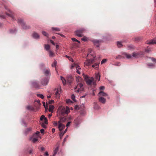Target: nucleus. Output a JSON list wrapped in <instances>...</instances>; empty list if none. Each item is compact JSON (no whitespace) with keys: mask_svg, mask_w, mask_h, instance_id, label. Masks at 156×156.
Masks as SVG:
<instances>
[{"mask_svg":"<svg viewBox=\"0 0 156 156\" xmlns=\"http://www.w3.org/2000/svg\"><path fill=\"white\" fill-rule=\"evenodd\" d=\"M121 64L120 62H117V63H115V65L117 66H120Z\"/></svg>","mask_w":156,"mask_h":156,"instance_id":"obj_55","label":"nucleus"},{"mask_svg":"<svg viewBox=\"0 0 156 156\" xmlns=\"http://www.w3.org/2000/svg\"><path fill=\"white\" fill-rule=\"evenodd\" d=\"M140 54L138 53L134 52L133 53V57L137 58L139 56Z\"/></svg>","mask_w":156,"mask_h":156,"instance_id":"obj_22","label":"nucleus"},{"mask_svg":"<svg viewBox=\"0 0 156 156\" xmlns=\"http://www.w3.org/2000/svg\"><path fill=\"white\" fill-rule=\"evenodd\" d=\"M59 148L58 147H57L54 151V154L53 156H55L58 151Z\"/></svg>","mask_w":156,"mask_h":156,"instance_id":"obj_20","label":"nucleus"},{"mask_svg":"<svg viewBox=\"0 0 156 156\" xmlns=\"http://www.w3.org/2000/svg\"><path fill=\"white\" fill-rule=\"evenodd\" d=\"M31 130H32V128H31L30 127V128H28L26 129V132H28L29 131H31Z\"/></svg>","mask_w":156,"mask_h":156,"instance_id":"obj_48","label":"nucleus"},{"mask_svg":"<svg viewBox=\"0 0 156 156\" xmlns=\"http://www.w3.org/2000/svg\"><path fill=\"white\" fill-rule=\"evenodd\" d=\"M43 123H45L46 124H47L48 123V120L47 118H45L44 120L43 121Z\"/></svg>","mask_w":156,"mask_h":156,"instance_id":"obj_33","label":"nucleus"},{"mask_svg":"<svg viewBox=\"0 0 156 156\" xmlns=\"http://www.w3.org/2000/svg\"><path fill=\"white\" fill-rule=\"evenodd\" d=\"M72 40L73 41H77V40L75 38H72Z\"/></svg>","mask_w":156,"mask_h":156,"instance_id":"obj_57","label":"nucleus"},{"mask_svg":"<svg viewBox=\"0 0 156 156\" xmlns=\"http://www.w3.org/2000/svg\"><path fill=\"white\" fill-rule=\"evenodd\" d=\"M61 93V88L60 87L58 88L55 93V96L56 98H59Z\"/></svg>","mask_w":156,"mask_h":156,"instance_id":"obj_6","label":"nucleus"},{"mask_svg":"<svg viewBox=\"0 0 156 156\" xmlns=\"http://www.w3.org/2000/svg\"><path fill=\"white\" fill-rule=\"evenodd\" d=\"M38 140L37 138L34 137L33 139L32 142L33 143H35Z\"/></svg>","mask_w":156,"mask_h":156,"instance_id":"obj_37","label":"nucleus"},{"mask_svg":"<svg viewBox=\"0 0 156 156\" xmlns=\"http://www.w3.org/2000/svg\"><path fill=\"white\" fill-rule=\"evenodd\" d=\"M32 85L33 87L35 88H38L39 87L38 84L36 82H33Z\"/></svg>","mask_w":156,"mask_h":156,"instance_id":"obj_27","label":"nucleus"},{"mask_svg":"<svg viewBox=\"0 0 156 156\" xmlns=\"http://www.w3.org/2000/svg\"><path fill=\"white\" fill-rule=\"evenodd\" d=\"M147 43L148 44H156V40H152L149 41H147Z\"/></svg>","mask_w":156,"mask_h":156,"instance_id":"obj_16","label":"nucleus"},{"mask_svg":"<svg viewBox=\"0 0 156 156\" xmlns=\"http://www.w3.org/2000/svg\"><path fill=\"white\" fill-rule=\"evenodd\" d=\"M39 133H40V132L38 131H37L33 135V136L34 137L36 136H38V134H39Z\"/></svg>","mask_w":156,"mask_h":156,"instance_id":"obj_41","label":"nucleus"},{"mask_svg":"<svg viewBox=\"0 0 156 156\" xmlns=\"http://www.w3.org/2000/svg\"><path fill=\"white\" fill-rule=\"evenodd\" d=\"M52 29L53 30H55V31H59L60 30V29L59 28H57L52 27Z\"/></svg>","mask_w":156,"mask_h":156,"instance_id":"obj_34","label":"nucleus"},{"mask_svg":"<svg viewBox=\"0 0 156 156\" xmlns=\"http://www.w3.org/2000/svg\"><path fill=\"white\" fill-rule=\"evenodd\" d=\"M53 124L55 126H57L58 125V123L57 122H54Z\"/></svg>","mask_w":156,"mask_h":156,"instance_id":"obj_61","label":"nucleus"},{"mask_svg":"<svg viewBox=\"0 0 156 156\" xmlns=\"http://www.w3.org/2000/svg\"><path fill=\"white\" fill-rule=\"evenodd\" d=\"M28 110H32V111H33L34 110V108H27Z\"/></svg>","mask_w":156,"mask_h":156,"instance_id":"obj_58","label":"nucleus"},{"mask_svg":"<svg viewBox=\"0 0 156 156\" xmlns=\"http://www.w3.org/2000/svg\"><path fill=\"white\" fill-rule=\"evenodd\" d=\"M33 37L36 39H38L39 38V36L38 34L36 33H34L33 34Z\"/></svg>","mask_w":156,"mask_h":156,"instance_id":"obj_15","label":"nucleus"},{"mask_svg":"<svg viewBox=\"0 0 156 156\" xmlns=\"http://www.w3.org/2000/svg\"><path fill=\"white\" fill-rule=\"evenodd\" d=\"M77 65H78V63H74L73 64H72L70 66V68L71 69H73V68L76 66H77Z\"/></svg>","mask_w":156,"mask_h":156,"instance_id":"obj_23","label":"nucleus"},{"mask_svg":"<svg viewBox=\"0 0 156 156\" xmlns=\"http://www.w3.org/2000/svg\"><path fill=\"white\" fill-rule=\"evenodd\" d=\"M66 120V118L65 117H62L60 118V120L58 122V123H62L65 122Z\"/></svg>","mask_w":156,"mask_h":156,"instance_id":"obj_19","label":"nucleus"},{"mask_svg":"<svg viewBox=\"0 0 156 156\" xmlns=\"http://www.w3.org/2000/svg\"><path fill=\"white\" fill-rule=\"evenodd\" d=\"M43 104L44 107H47L48 106L47 105H48L47 103H46L45 102H43Z\"/></svg>","mask_w":156,"mask_h":156,"instance_id":"obj_46","label":"nucleus"},{"mask_svg":"<svg viewBox=\"0 0 156 156\" xmlns=\"http://www.w3.org/2000/svg\"><path fill=\"white\" fill-rule=\"evenodd\" d=\"M46 118L45 117L44 115H42L40 117V120L41 121H43V120L45 119V118Z\"/></svg>","mask_w":156,"mask_h":156,"instance_id":"obj_40","label":"nucleus"},{"mask_svg":"<svg viewBox=\"0 0 156 156\" xmlns=\"http://www.w3.org/2000/svg\"><path fill=\"white\" fill-rule=\"evenodd\" d=\"M7 10H8L9 12V13H8L7 12H6V15L9 17H11L13 20H14V17L12 13V12L8 9H7Z\"/></svg>","mask_w":156,"mask_h":156,"instance_id":"obj_12","label":"nucleus"},{"mask_svg":"<svg viewBox=\"0 0 156 156\" xmlns=\"http://www.w3.org/2000/svg\"><path fill=\"white\" fill-rule=\"evenodd\" d=\"M92 42L97 47H98L99 46V43L101 41L96 40H92Z\"/></svg>","mask_w":156,"mask_h":156,"instance_id":"obj_10","label":"nucleus"},{"mask_svg":"<svg viewBox=\"0 0 156 156\" xmlns=\"http://www.w3.org/2000/svg\"><path fill=\"white\" fill-rule=\"evenodd\" d=\"M71 99L73 101H75V96L74 94H73L71 96Z\"/></svg>","mask_w":156,"mask_h":156,"instance_id":"obj_44","label":"nucleus"},{"mask_svg":"<svg viewBox=\"0 0 156 156\" xmlns=\"http://www.w3.org/2000/svg\"><path fill=\"white\" fill-rule=\"evenodd\" d=\"M121 58H122L121 56L120 55H118L115 58L116 59H120Z\"/></svg>","mask_w":156,"mask_h":156,"instance_id":"obj_54","label":"nucleus"},{"mask_svg":"<svg viewBox=\"0 0 156 156\" xmlns=\"http://www.w3.org/2000/svg\"><path fill=\"white\" fill-rule=\"evenodd\" d=\"M16 31V30L15 29L14 30H10V32L11 33H14Z\"/></svg>","mask_w":156,"mask_h":156,"instance_id":"obj_51","label":"nucleus"},{"mask_svg":"<svg viewBox=\"0 0 156 156\" xmlns=\"http://www.w3.org/2000/svg\"><path fill=\"white\" fill-rule=\"evenodd\" d=\"M44 47L45 49L47 51H49V50H50V46L48 44H44Z\"/></svg>","mask_w":156,"mask_h":156,"instance_id":"obj_18","label":"nucleus"},{"mask_svg":"<svg viewBox=\"0 0 156 156\" xmlns=\"http://www.w3.org/2000/svg\"><path fill=\"white\" fill-rule=\"evenodd\" d=\"M151 59L154 62L156 61V60L154 58H151Z\"/></svg>","mask_w":156,"mask_h":156,"instance_id":"obj_59","label":"nucleus"},{"mask_svg":"<svg viewBox=\"0 0 156 156\" xmlns=\"http://www.w3.org/2000/svg\"><path fill=\"white\" fill-rule=\"evenodd\" d=\"M54 102V101L53 100H49L48 101V104H51L53 103Z\"/></svg>","mask_w":156,"mask_h":156,"instance_id":"obj_50","label":"nucleus"},{"mask_svg":"<svg viewBox=\"0 0 156 156\" xmlns=\"http://www.w3.org/2000/svg\"><path fill=\"white\" fill-rule=\"evenodd\" d=\"M117 45L119 47H120L122 46V43L120 41H118L117 42Z\"/></svg>","mask_w":156,"mask_h":156,"instance_id":"obj_32","label":"nucleus"},{"mask_svg":"<svg viewBox=\"0 0 156 156\" xmlns=\"http://www.w3.org/2000/svg\"><path fill=\"white\" fill-rule=\"evenodd\" d=\"M45 108V112H47L48 111H48L49 112H51V113H52L53 112V109H54V108H48H48Z\"/></svg>","mask_w":156,"mask_h":156,"instance_id":"obj_21","label":"nucleus"},{"mask_svg":"<svg viewBox=\"0 0 156 156\" xmlns=\"http://www.w3.org/2000/svg\"><path fill=\"white\" fill-rule=\"evenodd\" d=\"M88 39V38L86 37H84L81 39L82 40L85 41H87Z\"/></svg>","mask_w":156,"mask_h":156,"instance_id":"obj_38","label":"nucleus"},{"mask_svg":"<svg viewBox=\"0 0 156 156\" xmlns=\"http://www.w3.org/2000/svg\"><path fill=\"white\" fill-rule=\"evenodd\" d=\"M64 134V133H63L62 132L60 133L59 134V136L61 139L62 138V137L63 136Z\"/></svg>","mask_w":156,"mask_h":156,"instance_id":"obj_49","label":"nucleus"},{"mask_svg":"<svg viewBox=\"0 0 156 156\" xmlns=\"http://www.w3.org/2000/svg\"><path fill=\"white\" fill-rule=\"evenodd\" d=\"M56 49L58 50V48L59 47V46L58 45L56 44Z\"/></svg>","mask_w":156,"mask_h":156,"instance_id":"obj_64","label":"nucleus"},{"mask_svg":"<svg viewBox=\"0 0 156 156\" xmlns=\"http://www.w3.org/2000/svg\"><path fill=\"white\" fill-rule=\"evenodd\" d=\"M48 78H46L43 80L41 82L42 85L43 86L47 85L48 83Z\"/></svg>","mask_w":156,"mask_h":156,"instance_id":"obj_11","label":"nucleus"},{"mask_svg":"<svg viewBox=\"0 0 156 156\" xmlns=\"http://www.w3.org/2000/svg\"><path fill=\"white\" fill-rule=\"evenodd\" d=\"M94 62V58L90 59H87L84 62V64L85 66H88Z\"/></svg>","mask_w":156,"mask_h":156,"instance_id":"obj_5","label":"nucleus"},{"mask_svg":"<svg viewBox=\"0 0 156 156\" xmlns=\"http://www.w3.org/2000/svg\"><path fill=\"white\" fill-rule=\"evenodd\" d=\"M99 64V63L98 62H97L95 63L94 65L92 66V67L93 68H97Z\"/></svg>","mask_w":156,"mask_h":156,"instance_id":"obj_28","label":"nucleus"},{"mask_svg":"<svg viewBox=\"0 0 156 156\" xmlns=\"http://www.w3.org/2000/svg\"><path fill=\"white\" fill-rule=\"evenodd\" d=\"M41 126L42 127L44 128H45L46 127V124L44 123H42L41 124Z\"/></svg>","mask_w":156,"mask_h":156,"instance_id":"obj_47","label":"nucleus"},{"mask_svg":"<svg viewBox=\"0 0 156 156\" xmlns=\"http://www.w3.org/2000/svg\"><path fill=\"white\" fill-rule=\"evenodd\" d=\"M43 72L44 74L46 76H50V69L48 68H47L44 69Z\"/></svg>","mask_w":156,"mask_h":156,"instance_id":"obj_7","label":"nucleus"},{"mask_svg":"<svg viewBox=\"0 0 156 156\" xmlns=\"http://www.w3.org/2000/svg\"><path fill=\"white\" fill-rule=\"evenodd\" d=\"M48 52L49 53V55L50 57H52L54 56V53L51 51L49 50V51H48Z\"/></svg>","mask_w":156,"mask_h":156,"instance_id":"obj_24","label":"nucleus"},{"mask_svg":"<svg viewBox=\"0 0 156 156\" xmlns=\"http://www.w3.org/2000/svg\"><path fill=\"white\" fill-rule=\"evenodd\" d=\"M83 78L86 82L87 84L88 85L92 84L95 85V83L94 81V78L93 77H90L87 75L83 74Z\"/></svg>","mask_w":156,"mask_h":156,"instance_id":"obj_3","label":"nucleus"},{"mask_svg":"<svg viewBox=\"0 0 156 156\" xmlns=\"http://www.w3.org/2000/svg\"><path fill=\"white\" fill-rule=\"evenodd\" d=\"M44 155L46 156H48L49 155L48 153L47 152H46L45 153Z\"/></svg>","mask_w":156,"mask_h":156,"instance_id":"obj_63","label":"nucleus"},{"mask_svg":"<svg viewBox=\"0 0 156 156\" xmlns=\"http://www.w3.org/2000/svg\"><path fill=\"white\" fill-rule=\"evenodd\" d=\"M77 85L76 87H74L75 91L77 93L81 92L83 91V80L82 78L80 77H78L76 79Z\"/></svg>","mask_w":156,"mask_h":156,"instance_id":"obj_1","label":"nucleus"},{"mask_svg":"<svg viewBox=\"0 0 156 156\" xmlns=\"http://www.w3.org/2000/svg\"><path fill=\"white\" fill-rule=\"evenodd\" d=\"M37 96L42 99H43L44 98L43 95L42 94H37Z\"/></svg>","mask_w":156,"mask_h":156,"instance_id":"obj_39","label":"nucleus"},{"mask_svg":"<svg viewBox=\"0 0 156 156\" xmlns=\"http://www.w3.org/2000/svg\"><path fill=\"white\" fill-rule=\"evenodd\" d=\"M85 112L84 110L83 109L81 110L80 112V114L81 115H83L85 114Z\"/></svg>","mask_w":156,"mask_h":156,"instance_id":"obj_43","label":"nucleus"},{"mask_svg":"<svg viewBox=\"0 0 156 156\" xmlns=\"http://www.w3.org/2000/svg\"><path fill=\"white\" fill-rule=\"evenodd\" d=\"M85 30L84 28H82L75 31V34L79 37H82L83 36V33Z\"/></svg>","mask_w":156,"mask_h":156,"instance_id":"obj_4","label":"nucleus"},{"mask_svg":"<svg viewBox=\"0 0 156 156\" xmlns=\"http://www.w3.org/2000/svg\"><path fill=\"white\" fill-rule=\"evenodd\" d=\"M66 103L68 104H70L72 103L73 102L70 99H68L66 100Z\"/></svg>","mask_w":156,"mask_h":156,"instance_id":"obj_35","label":"nucleus"},{"mask_svg":"<svg viewBox=\"0 0 156 156\" xmlns=\"http://www.w3.org/2000/svg\"><path fill=\"white\" fill-rule=\"evenodd\" d=\"M98 96L99 97H103V96H108V95L106 93L104 92L103 91H100L99 93H98Z\"/></svg>","mask_w":156,"mask_h":156,"instance_id":"obj_13","label":"nucleus"},{"mask_svg":"<svg viewBox=\"0 0 156 156\" xmlns=\"http://www.w3.org/2000/svg\"><path fill=\"white\" fill-rule=\"evenodd\" d=\"M42 34L44 35L46 37H48V34L47 33H46V32H45L44 31H42Z\"/></svg>","mask_w":156,"mask_h":156,"instance_id":"obj_31","label":"nucleus"},{"mask_svg":"<svg viewBox=\"0 0 156 156\" xmlns=\"http://www.w3.org/2000/svg\"><path fill=\"white\" fill-rule=\"evenodd\" d=\"M18 22L21 24V26L23 28L26 29V27L25 26V24L23 20L21 19H19L18 20Z\"/></svg>","mask_w":156,"mask_h":156,"instance_id":"obj_8","label":"nucleus"},{"mask_svg":"<svg viewBox=\"0 0 156 156\" xmlns=\"http://www.w3.org/2000/svg\"><path fill=\"white\" fill-rule=\"evenodd\" d=\"M69 61H71L73 62L74 61L73 60V59L70 57L69 58Z\"/></svg>","mask_w":156,"mask_h":156,"instance_id":"obj_56","label":"nucleus"},{"mask_svg":"<svg viewBox=\"0 0 156 156\" xmlns=\"http://www.w3.org/2000/svg\"><path fill=\"white\" fill-rule=\"evenodd\" d=\"M99 89L100 90H104L105 89V87L103 86H101L100 87Z\"/></svg>","mask_w":156,"mask_h":156,"instance_id":"obj_53","label":"nucleus"},{"mask_svg":"<svg viewBox=\"0 0 156 156\" xmlns=\"http://www.w3.org/2000/svg\"><path fill=\"white\" fill-rule=\"evenodd\" d=\"M76 72L79 74H80V70H81V68L79 66V64L77 65L76 67Z\"/></svg>","mask_w":156,"mask_h":156,"instance_id":"obj_17","label":"nucleus"},{"mask_svg":"<svg viewBox=\"0 0 156 156\" xmlns=\"http://www.w3.org/2000/svg\"><path fill=\"white\" fill-rule=\"evenodd\" d=\"M56 64H57L56 61H55V60L54 61L53 63V64H52V66L53 67H55L56 66Z\"/></svg>","mask_w":156,"mask_h":156,"instance_id":"obj_36","label":"nucleus"},{"mask_svg":"<svg viewBox=\"0 0 156 156\" xmlns=\"http://www.w3.org/2000/svg\"><path fill=\"white\" fill-rule=\"evenodd\" d=\"M50 41V42H51V44H53V45H55V43L53 41L51 40Z\"/></svg>","mask_w":156,"mask_h":156,"instance_id":"obj_62","label":"nucleus"},{"mask_svg":"<svg viewBox=\"0 0 156 156\" xmlns=\"http://www.w3.org/2000/svg\"><path fill=\"white\" fill-rule=\"evenodd\" d=\"M69 108H58L57 111V115L63 116L65 114H68L70 112Z\"/></svg>","mask_w":156,"mask_h":156,"instance_id":"obj_2","label":"nucleus"},{"mask_svg":"<svg viewBox=\"0 0 156 156\" xmlns=\"http://www.w3.org/2000/svg\"><path fill=\"white\" fill-rule=\"evenodd\" d=\"M35 102H37L38 104V106H40L41 104L40 103V101L39 100H36L35 101Z\"/></svg>","mask_w":156,"mask_h":156,"instance_id":"obj_42","label":"nucleus"},{"mask_svg":"<svg viewBox=\"0 0 156 156\" xmlns=\"http://www.w3.org/2000/svg\"><path fill=\"white\" fill-rule=\"evenodd\" d=\"M95 78L96 80H98H98L99 81L100 80V76L99 73H96L95 74Z\"/></svg>","mask_w":156,"mask_h":156,"instance_id":"obj_25","label":"nucleus"},{"mask_svg":"<svg viewBox=\"0 0 156 156\" xmlns=\"http://www.w3.org/2000/svg\"><path fill=\"white\" fill-rule=\"evenodd\" d=\"M147 65L149 67L151 68H153L155 66L154 64H152L151 63H149Z\"/></svg>","mask_w":156,"mask_h":156,"instance_id":"obj_30","label":"nucleus"},{"mask_svg":"<svg viewBox=\"0 0 156 156\" xmlns=\"http://www.w3.org/2000/svg\"><path fill=\"white\" fill-rule=\"evenodd\" d=\"M124 54L125 56L126 57V58L128 59L131 58L133 57L132 55V56L126 53H125Z\"/></svg>","mask_w":156,"mask_h":156,"instance_id":"obj_26","label":"nucleus"},{"mask_svg":"<svg viewBox=\"0 0 156 156\" xmlns=\"http://www.w3.org/2000/svg\"><path fill=\"white\" fill-rule=\"evenodd\" d=\"M40 131H41V132L42 133H43L44 132V129H41Z\"/></svg>","mask_w":156,"mask_h":156,"instance_id":"obj_60","label":"nucleus"},{"mask_svg":"<svg viewBox=\"0 0 156 156\" xmlns=\"http://www.w3.org/2000/svg\"><path fill=\"white\" fill-rule=\"evenodd\" d=\"M71 123V122H68L66 124V127H68V126H69Z\"/></svg>","mask_w":156,"mask_h":156,"instance_id":"obj_52","label":"nucleus"},{"mask_svg":"<svg viewBox=\"0 0 156 156\" xmlns=\"http://www.w3.org/2000/svg\"><path fill=\"white\" fill-rule=\"evenodd\" d=\"M107 61L106 59H103L101 62V64H103V63H105Z\"/></svg>","mask_w":156,"mask_h":156,"instance_id":"obj_45","label":"nucleus"},{"mask_svg":"<svg viewBox=\"0 0 156 156\" xmlns=\"http://www.w3.org/2000/svg\"><path fill=\"white\" fill-rule=\"evenodd\" d=\"M58 124V128L60 131H61L63 130L65 127V125L62 123H59Z\"/></svg>","mask_w":156,"mask_h":156,"instance_id":"obj_9","label":"nucleus"},{"mask_svg":"<svg viewBox=\"0 0 156 156\" xmlns=\"http://www.w3.org/2000/svg\"><path fill=\"white\" fill-rule=\"evenodd\" d=\"M99 101L103 103H105L106 101V99L103 97H101L99 99Z\"/></svg>","mask_w":156,"mask_h":156,"instance_id":"obj_14","label":"nucleus"},{"mask_svg":"<svg viewBox=\"0 0 156 156\" xmlns=\"http://www.w3.org/2000/svg\"><path fill=\"white\" fill-rule=\"evenodd\" d=\"M61 80L62 81L63 85H65L66 83V80L62 76H61Z\"/></svg>","mask_w":156,"mask_h":156,"instance_id":"obj_29","label":"nucleus"}]
</instances>
